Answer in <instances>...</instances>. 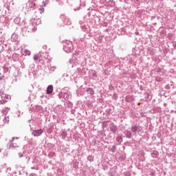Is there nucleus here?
Returning <instances> with one entry per match:
<instances>
[{
	"label": "nucleus",
	"instance_id": "28",
	"mask_svg": "<svg viewBox=\"0 0 176 176\" xmlns=\"http://www.w3.org/2000/svg\"><path fill=\"white\" fill-rule=\"evenodd\" d=\"M173 46L174 49L176 50V41H174V42H173Z\"/></svg>",
	"mask_w": 176,
	"mask_h": 176
},
{
	"label": "nucleus",
	"instance_id": "6",
	"mask_svg": "<svg viewBox=\"0 0 176 176\" xmlns=\"http://www.w3.org/2000/svg\"><path fill=\"white\" fill-rule=\"evenodd\" d=\"M61 18L63 19V23L66 25H71V19L68 18V16H65V15H61Z\"/></svg>",
	"mask_w": 176,
	"mask_h": 176
},
{
	"label": "nucleus",
	"instance_id": "29",
	"mask_svg": "<svg viewBox=\"0 0 176 176\" xmlns=\"http://www.w3.org/2000/svg\"><path fill=\"white\" fill-rule=\"evenodd\" d=\"M165 89H166V90H168L170 89V85H166L165 86Z\"/></svg>",
	"mask_w": 176,
	"mask_h": 176
},
{
	"label": "nucleus",
	"instance_id": "5",
	"mask_svg": "<svg viewBox=\"0 0 176 176\" xmlns=\"http://www.w3.org/2000/svg\"><path fill=\"white\" fill-rule=\"evenodd\" d=\"M142 128L140 126L133 125L131 126V131L132 133H134L135 134H137V133H140L141 131Z\"/></svg>",
	"mask_w": 176,
	"mask_h": 176
},
{
	"label": "nucleus",
	"instance_id": "16",
	"mask_svg": "<svg viewBox=\"0 0 176 176\" xmlns=\"http://www.w3.org/2000/svg\"><path fill=\"white\" fill-rule=\"evenodd\" d=\"M67 131H62L60 134V137H62V140H65L67 138Z\"/></svg>",
	"mask_w": 176,
	"mask_h": 176
},
{
	"label": "nucleus",
	"instance_id": "10",
	"mask_svg": "<svg viewBox=\"0 0 176 176\" xmlns=\"http://www.w3.org/2000/svg\"><path fill=\"white\" fill-rule=\"evenodd\" d=\"M110 129L115 133H116V131H118V126H116V125L115 124H111L110 126Z\"/></svg>",
	"mask_w": 176,
	"mask_h": 176
},
{
	"label": "nucleus",
	"instance_id": "13",
	"mask_svg": "<svg viewBox=\"0 0 176 176\" xmlns=\"http://www.w3.org/2000/svg\"><path fill=\"white\" fill-rule=\"evenodd\" d=\"M45 8H46V6H43V3H42L40 8L38 9L41 14H42V13H45Z\"/></svg>",
	"mask_w": 176,
	"mask_h": 176
},
{
	"label": "nucleus",
	"instance_id": "8",
	"mask_svg": "<svg viewBox=\"0 0 176 176\" xmlns=\"http://www.w3.org/2000/svg\"><path fill=\"white\" fill-rule=\"evenodd\" d=\"M53 90H54L53 85H49L47 87V92H46V94H52V93H53Z\"/></svg>",
	"mask_w": 176,
	"mask_h": 176
},
{
	"label": "nucleus",
	"instance_id": "2",
	"mask_svg": "<svg viewBox=\"0 0 176 176\" xmlns=\"http://www.w3.org/2000/svg\"><path fill=\"white\" fill-rule=\"evenodd\" d=\"M63 50L66 53H71L74 50V45L72 44V42L70 41H66L64 46H63Z\"/></svg>",
	"mask_w": 176,
	"mask_h": 176
},
{
	"label": "nucleus",
	"instance_id": "22",
	"mask_svg": "<svg viewBox=\"0 0 176 176\" xmlns=\"http://www.w3.org/2000/svg\"><path fill=\"white\" fill-rule=\"evenodd\" d=\"M56 66H50V71H52V72H54L56 71Z\"/></svg>",
	"mask_w": 176,
	"mask_h": 176
},
{
	"label": "nucleus",
	"instance_id": "24",
	"mask_svg": "<svg viewBox=\"0 0 176 176\" xmlns=\"http://www.w3.org/2000/svg\"><path fill=\"white\" fill-rule=\"evenodd\" d=\"M34 61H38L39 60V55H34Z\"/></svg>",
	"mask_w": 176,
	"mask_h": 176
},
{
	"label": "nucleus",
	"instance_id": "20",
	"mask_svg": "<svg viewBox=\"0 0 176 176\" xmlns=\"http://www.w3.org/2000/svg\"><path fill=\"white\" fill-rule=\"evenodd\" d=\"M21 19L19 17H16L14 19V22L15 24H20Z\"/></svg>",
	"mask_w": 176,
	"mask_h": 176
},
{
	"label": "nucleus",
	"instance_id": "36",
	"mask_svg": "<svg viewBox=\"0 0 176 176\" xmlns=\"http://www.w3.org/2000/svg\"><path fill=\"white\" fill-rule=\"evenodd\" d=\"M123 159L124 160V159H126V157H124Z\"/></svg>",
	"mask_w": 176,
	"mask_h": 176
},
{
	"label": "nucleus",
	"instance_id": "23",
	"mask_svg": "<svg viewBox=\"0 0 176 176\" xmlns=\"http://www.w3.org/2000/svg\"><path fill=\"white\" fill-rule=\"evenodd\" d=\"M155 80L157 82H163V78H162L161 77H157Z\"/></svg>",
	"mask_w": 176,
	"mask_h": 176
},
{
	"label": "nucleus",
	"instance_id": "33",
	"mask_svg": "<svg viewBox=\"0 0 176 176\" xmlns=\"http://www.w3.org/2000/svg\"><path fill=\"white\" fill-rule=\"evenodd\" d=\"M32 3L36 2V0H31Z\"/></svg>",
	"mask_w": 176,
	"mask_h": 176
},
{
	"label": "nucleus",
	"instance_id": "19",
	"mask_svg": "<svg viewBox=\"0 0 176 176\" xmlns=\"http://www.w3.org/2000/svg\"><path fill=\"white\" fill-rule=\"evenodd\" d=\"M32 23H34V24H36V25H38V24H41V20L39 19H34L32 21Z\"/></svg>",
	"mask_w": 176,
	"mask_h": 176
},
{
	"label": "nucleus",
	"instance_id": "9",
	"mask_svg": "<svg viewBox=\"0 0 176 176\" xmlns=\"http://www.w3.org/2000/svg\"><path fill=\"white\" fill-rule=\"evenodd\" d=\"M124 134H125L126 138H129L130 139L132 137L133 133L131 131H125L124 132Z\"/></svg>",
	"mask_w": 176,
	"mask_h": 176
},
{
	"label": "nucleus",
	"instance_id": "14",
	"mask_svg": "<svg viewBox=\"0 0 176 176\" xmlns=\"http://www.w3.org/2000/svg\"><path fill=\"white\" fill-rule=\"evenodd\" d=\"M116 141L119 142V144H122V142H123V138L121 135H118L116 138Z\"/></svg>",
	"mask_w": 176,
	"mask_h": 176
},
{
	"label": "nucleus",
	"instance_id": "26",
	"mask_svg": "<svg viewBox=\"0 0 176 176\" xmlns=\"http://www.w3.org/2000/svg\"><path fill=\"white\" fill-rule=\"evenodd\" d=\"M24 156V153H19V157L21 158Z\"/></svg>",
	"mask_w": 176,
	"mask_h": 176
},
{
	"label": "nucleus",
	"instance_id": "7",
	"mask_svg": "<svg viewBox=\"0 0 176 176\" xmlns=\"http://www.w3.org/2000/svg\"><path fill=\"white\" fill-rule=\"evenodd\" d=\"M14 138H12L11 140V143L10 144V148L11 149H14V148H19V143L15 142L14 143Z\"/></svg>",
	"mask_w": 176,
	"mask_h": 176
},
{
	"label": "nucleus",
	"instance_id": "34",
	"mask_svg": "<svg viewBox=\"0 0 176 176\" xmlns=\"http://www.w3.org/2000/svg\"><path fill=\"white\" fill-rule=\"evenodd\" d=\"M63 76H68V75L67 74H64Z\"/></svg>",
	"mask_w": 176,
	"mask_h": 176
},
{
	"label": "nucleus",
	"instance_id": "32",
	"mask_svg": "<svg viewBox=\"0 0 176 176\" xmlns=\"http://www.w3.org/2000/svg\"><path fill=\"white\" fill-rule=\"evenodd\" d=\"M62 98H63V95H62V94H60V95H59V98L61 99Z\"/></svg>",
	"mask_w": 176,
	"mask_h": 176
},
{
	"label": "nucleus",
	"instance_id": "30",
	"mask_svg": "<svg viewBox=\"0 0 176 176\" xmlns=\"http://www.w3.org/2000/svg\"><path fill=\"white\" fill-rule=\"evenodd\" d=\"M93 75H94V76L97 78V74H96V72H93Z\"/></svg>",
	"mask_w": 176,
	"mask_h": 176
},
{
	"label": "nucleus",
	"instance_id": "3",
	"mask_svg": "<svg viewBox=\"0 0 176 176\" xmlns=\"http://www.w3.org/2000/svg\"><path fill=\"white\" fill-rule=\"evenodd\" d=\"M10 98V95L9 94H0V104H6L8 101H9V99Z\"/></svg>",
	"mask_w": 176,
	"mask_h": 176
},
{
	"label": "nucleus",
	"instance_id": "17",
	"mask_svg": "<svg viewBox=\"0 0 176 176\" xmlns=\"http://www.w3.org/2000/svg\"><path fill=\"white\" fill-rule=\"evenodd\" d=\"M87 92L89 94H91V96H93L94 94V90L93 89V88H88V89H87Z\"/></svg>",
	"mask_w": 176,
	"mask_h": 176
},
{
	"label": "nucleus",
	"instance_id": "31",
	"mask_svg": "<svg viewBox=\"0 0 176 176\" xmlns=\"http://www.w3.org/2000/svg\"><path fill=\"white\" fill-rule=\"evenodd\" d=\"M4 156H8V153L5 152L3 154V157H4Z\"/></svg>",
	"mask_w": 176,
	"mask_h": 176
},
{
	"label": "nucleus",
	"instance_id": "4",
	"mask_svg": "<svg viewBox=\"0 0 176 176\" xmlns=\"http://www.w3.org/2000/svg\"><path fill=\"white\" fill-rule=\"evenodd\" d=\"M32 135H34V137H39L41 135H42V134H43V129H37V130H34L32 133Z\"/></svg>",
	"mask_w": 176,
	"mask_h": 176
},
{
	"label": "nucleus",
	"instance_id": "27",
	"mask_svg": "<svg viewBox=\"0 0 176 176\" xmlns=\"http://www.w3.org/2000/svg\"><path fill=\"white\" fill-rule=\"evenodd\" d=\"M29 27H30V28L28 30V32H30V31H31L32 30H34V28H33L32 25H31V24L29 25Z\"/></svg>",
	"mask_w": 176,
	"mask_h": 176
},
{
	"label": "nucleus",
	"instance_id": "35",
	"mask_svg": "<svg viewBox=\"0 0 176 176\" xmlns=\"http://www.w3.org/2000/svg\"><path fill=\"white\" fill-rule=\"evenodd\" d=\"M2 152V149L0 148V153Z\"/></svg>",
	"mask_w": 176,
	"mask_h": 176
},
{
	"label": "nucleus",
	"instance_id": "1",
	"mask_svg": "<svg viewBox=\"0 0 176 176\" xmlns=\"http://www.w3.org/2000/svg\"><path fill=\"white\" fill-rule=\"evenodd\" d=\"M76 57L74 56L72 59H70L69 60V64H73L72 67H76L78 66L77 68V72L80 75H82V71H83V66H82V62L79 60V59H75Z\"/></svg>",
	"mask_w": 176,
	"mask_h": 176
},
{
	"label": "nucleus",
	"instance_id": "12",
	"mask_svg": "<svg viewBox=\"0 0 176 176\" xmlns=\"http://www.w3.org/2000/svg\"><path fill=\"white\" fill-rule=\"evenodd\" d=\"M151 156H152V157H154L155 159H156L157 157V156H159V151H153L151 153Z\"/></svg>",
	"mask_w": 176,
	"mask_h": 176
},
{
	"label": "nucleus",
	"instance_id": "21",
	"mask_svg": "<svg viewBox=\"0 0 176 176\" xmlns=\"http://www.w3.org/2000/svg\"><path fill=\"white\" fill-rule=\"evenodd\" d=\"M24 53L25 54L26 56H31V51L28 50H25Z\"/></svg>",
	"mask_w": 176,
	"mask_h": 176
},
{
	"label": "nucleus",
	"instance_id": "18",
	"mask_svg": "<svg viewBox=\"0 0 176 176\" xmlns=\"http://www.w3.org/2000/svg\"><path fill=\"white\" fill-rule=\"evenodd\" d=\"M50 2V0H43L42 2L43 6H47Z\"/></svg>",
	"mask_w": 176,
	"mask_h": 176
},
{
	"label": "nucleus",
	"instance_id": "15",
	"mask_svg": "<svg viewBox=\"0 0 176 176\" xmlns=\"http://www.w3.org/2000/svg\"><path fill=\"white\" fill-rule=\"evenodd\" d=\"M115 1L113 0H110L107 2L108 6H110V8H113L115 6Z\"/></svg>",
	"mask_w": 176,
	"mask_h": 176
},
{
	"label": "nucleus",
	"instance_id": "25",
	"mask_svg": "<svg viewBox=\"0 0 176 176\" xmlns=\"http://www.w3.org/2000/svg\"><path fill=\"white\" fill-rule=\"evenodd\" d=\"M116 151V146H113L112 148H111V152H115Z\"/></svg>",
	"mask_w": 176,
	"mask_h": 176
},
{
	"label": "nucleus",
	"instance_id": "11",
	"mask_svg": "<svg viewBox=\"0 0 176 176\" xmlns=\"http://www.w3.org/2000/svg\"><path fill=\"white\" fill-rule=\"evenodd\" d=\"M70 97H71V94L69 93H65L63 95V98L65 101H67V100H69Z\"/></svg>",
	"mask_w": 176,
	"mask_h": 176
}]
</instances>
